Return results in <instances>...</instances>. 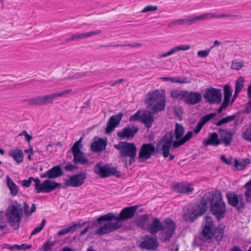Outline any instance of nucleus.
<instances>
[{"label": "nucleus", "mask_w": 251, "mask_h": 251, "mask_svg": "<svg viewBox=\"0 0 251 251\" xmlns=\"http://www.w3.org/2000/svg\"><path fill=\"white\" fill-rule=\"evenodd\" d=\"M232 93V90L231 88V87L228 84L225 85L224 87V96L231 97Z\"/></svg>", "instance_id": "50"}, {"label": "nucleus", "mask_w": 251, "mask_h": 251, "mask_svg": "<svg viewBox=\"0 0 251 251\" xmlns=\"http://www.w3.org/2000/svg\"><path fill=\"white\" fill-rule=\"evenodd\" d=\"M103 225L100 224L99 228L95 231V234L99 236L107 234L119 229L122 226L120 223L118 222H112V221H105ZM100 226V225H99Z\"/></svg>", "instance_id": "15"}, {"label": "nucleus", "mask_w": 251, "mask_h": 251, "mask_svg": "<svg viewBox=\"0 0 251 251\" xmlns=\"http://www.w3.org/2000/svg\"><path fill=\"white\" fill-rule=\"evenodd\" d=\"M184 24H186L185 19H180L177 20H176L171 23L168 24V26L169 27H172L173 25L176 24L178 25H182Z\"/></svg>", "instance_id": "52"}, {"label": "nucleus", "mask_w": 251, "mask_h": 251, "mask_svg": "<svg viewBox=\"0 0 251 251\" xmlns=\"http://www.w3.org/2000/svg\"><path fill=\"white\" fill-rule=\"evenodd\" d=\"M94 172L102 178H105L111 176L116 177L120 176V172L114 167H111L109 165H102L101 162H99L94 167Z\"/></svg>", "instance_id": "12"}, {"label": "nucleus", "mask_w": 251, "mask_h": 251, "mask_svg": "<svg viewBox=\"0 0 251 251\" xmlns=\"http://www.w3.org/2000/svg\"><path fill=\"white\" fill-rule=\"evenodd\" d=\"M217 114L216 113H210L209 114L206 115L203 117H202L200 121L204 125L206 123L209 121L210 120L213 119L216 116Z\"/></svg>", "instance_id": "43"}, {"label": "nucleus", "mask_w": 251, "mask_h": 251, "mask_svg": "<svg viewBox=\"0 0 251 251\" xmlns=\"http://www.w3.org/2000/svg\"><path fill=\"white\" fill-rule=\"evenodd\" d=\"M221 160L224 162L226 164H230V161H228L226 158V157H225V155L223 154L221 155Z\"/></svg>", "instance_id": "63"}, {"label": "nucleus", "mask_w": 251, "mask_h": 251, "mask_svg": "<svg viewBox=\"0 0 251 251\" xmlns=\"http://www.w3.org/2000/svg\"><path fill=\"white\" fill-rule=\"evenodd\" d=\"M218 131L220 135V144H223L226 147L230 146L233 140L234 132L221 128H219Z\"/></svg>", "instance_id": "19"}, {"label": "nucleus", "mask_w": 251, "mask_h": 251, "mask_svg": "<svg viewBox=\"0 0 251 251\" xmlns=\"http://www.w3.org/2000/svg\"><path fill=\"white\" fill-rule=\"evenodd\" d=\"M158 9V6L156 5H149L144 7L141 11L143 13L155 11Z\"/></svg>", "instance_id": "48"}, {"label": "nucleus", "mask_w": 251, "mask_h": 251, "mask_svg": "<svg viewBox=\"0 0 251 251\" xmlns=\"http://www.w3.org/2000/svg\"><path fill=\"white\" fill-rule=\"evenodd\" d=\"M114 147L119 151L121 156L129 158V165H131L135 162V158L137 153V148L134 143L127 142H120L115 144Z\"/></svg>", "instance_id": "11"}, {"label": "nucleus", "mask_w": 251, "mask_h": 251, "mask_svg": "<svg viewBox=\"0 0 251 251\" xmlns=\"http://www.w3.org/2000/svg\"><path fill=\"white\" fill-rule=\"evenodd\" d=\"M77 167L72 165V164H67L65 167V169L67 171H72L76 169Z\"/></svg>", "instance_id": "58"}, {"label": "nucleus", "mask_w": 251, "mask_h": 251, "mask_svg": "<svg viewBox=\"0 0 251 251\" xmlns=\"http://www.w3.org/2000/svg\"><path fill=\"white\" fill-rule=\"evenodd\" d=\"M160 79L164 81H170L173 83H187L189 82L186 79L179 76L176 77H162Z\"/></svg>", "instance_id": "38"}, {"label": "nucleus", "mask_w": 251, "mask_h": 251, "mask_svg": "<svg viewBox=\"0 0 251 251\" xmlns=\"http://www.w3.org/2000/svg\"><path fill=\"white\" fill-rule=\"evenodd\" d=\"M203 126L204 125L199 121L196 126L195 127L193 132L196 134H198L201 131Z\"/></svg>", "instance_id": "53"}, {"label": "nucleus", "mask_w": 251, "mask_h": 251, "mask_svg": "<svg viewBox=\"0 0 251 251\" xmlns=\"http://www.w3.org/2000/svg\"><path fill=\"white\" fill-rule=\"evenodd\" d=\"M150 222L151 220L149 219L148 216L145 214L135 221V224L138 227L146 230H148Z\"/></svg>", "instance_id": "32"}, {"label": "nucleus", "mask_w": 251, "mask_h": 251, "mask_svg": "<svg viewBox=\"0 0 251 251\" xmlns=\"http://www.w3.org/2000/svg\"><path fill=\"white\" fill-rule=\"evenodd\" d=\"M86 223V222L82 224L80 223H73L72 226L59 231L57 234L58 236H62L66 235L70 232H74L76 229L80 228L82 226L85 225Z\"/></svg>", "instance_id": "31"}, {"label": "nucleus", "mask_w": 251, "mask_h": 251, "mask_svg": "<svg viewBox=\"0 0 251 251\" xmlns=\"http://www.w3.org/2000/svg\"><path fill=\"white\" fill-rule=\"evenodd\" d=\"M156 151V146L155 147L151 144H143L139 151L138 157L140 160V162H143L145 160L150 159L151 155Z\"/></svg>", "instance_id": "17"}, {"label": "nucleus", "mask_w": 251, "mask_h": 251, "mask_svg": "<svg viewBox=\"0 0 251 251\" xmlns=\"http://www.w3.org/2000/svg\"><path fill=\"white\" fill-rule=\"evenodd\" d=\"M32 181L35 182V189L36 191V193L37 194L40 193H49L61 187V184L54 180L47 179L41 183L39 178H34L33 177H30L27 180H23L22 185L25 187L28 188L30 186Z\"/></svg>", "instance_id": "6"}, {"label": "nucleus", "mask_w": 251, "mask_h": 251, "mask_svg": "<svg viewBox=\"0 0 251 251\" xmlns=\"http://www.w3.org/2000/svg\"><path fill=\"white\" fill-rule=\"evenodd\" d=\"M185 94L184 102L187 104H195L200 102L201 100V96L199 92H188Z\"/></svg>", "instance_id": "25"}, {"label": "nucleus", "mask_w": 251, "mask_h": 251, "mask_svg": "<svg viewBox=\"0 0 251 251\" xmlns=\"http://www.w3.org/2000/svg\"><path fill=\"white\" fill-rule=\"evenodd\" d=\"M137 209V206L126 207L122 210L119 216H115L113 213H108L98 218L97 221L99 223L102 221H116L120 223L121 221L132 218Z\"/></svg>", "instance_id": "9"}, {"label": "nucleus", "mask_w": 251, "mask_h": 251, "mask_svg": "<svg viewBox=\"0 0 251 251\" xmlns=\"http://www.w3.org/2000/svg\"><path fill=\"white\" fill-rule=\"evenodd\" d=\"M185 94H187L186 91L173 89L171 91L170 95L174 99L184 100Z\"/></svg>", "instance_id": "35"}, {"label": "nucleus", "mask_w": 251, "mask_h": 251, "mask_svg": "<svg viewBox=\"0 0 251 251\" xmlns=\"http://www.w3.org/2000/svg\"><path fill=\"white\" fill-rule=\"evenodd\" d=\"M190 49V46L189 45H182L179 46H176L172 48L169 51L159 55L158 57L159 58H164L175 54L180 50L186 51L189 50Z\"/></svg>", "instance_id": "29"}, {"label": "nucleus", "mask_w": 251, "mask_h": 251, "mask_svg": "<svg viewBox=\"0 0 251 251\" xmlns=\"http://www.w3.org/2000/svg\"><path fill=\"white\" fill-rule=\"evenodd\" d=\"M236 116L235 115L228 116L225 118H222L218 122L214 123L217 126H221L224 124H227L235 120Z\"/></svg>", "instance_id": "40"}, {"label": "nucleus", "mask_w": 251, "mask_h": 251, "mask_svg": "<svg viewBox=\"0 0 251 251\" xmlns=\"http://www.w3.org/2000/svg\"><path fill=\"white\" fill-rule=\"evenodd\" d=\"M248 97L251 99V85H249L247 91Z\"/></svg>", "instance_id": "64"}, {"label": "nucleus", "mask_w": 251, "mask_h": 251, "mask_svg": "<svg viewBox=\"0 0 251 251\" xmlns=\"http://www.w3.org/2000/svg\"><path fill=\"white\" fill-rule=\"evenodd\" d=\"M186 23H188L189 25H192L195 23L194 17H188L187 18H185Z\"/></svg>", "instance_id": "59"}, {"label": "nucleus", "mask_w": 251, "mask_h": 251, "mask_svg": "<svg viewBox=\"0 0 251 251\" xmlns=\"http://www.w3.org/2000/svg\"><path fill=\"white\" fill-rule=\"evenodd\" d=\"M9 155L12 157L18 163H21L23 161L24 154L21 149L17 148L15 149L10 150L8 151Z\"/></svg>", "instance_id": "30"}, {"label": "nucleus", "mask_w": 251, "mask_h": 251, "mask_svg": "<svg viewBox=\"0 0 251 251\" xmlns=\"http://www.w3.org/2000/svg\"><path fill=\"white\" fill-rule=\"evenodd\" d=\"M123 114L122 113H119L118 114L112 116L107 123L105 132L108 134L113 131L114 128L117 127L122 120Z\"/></svg>", "instance_id": "20"}, {"label": "nucleus", "mask_w": 251, "mask_h": 251, "mask_svg": "<svg viewBox=\"0 0 251 251\" xmlns=\"http://www.w3.org/2000/svg\"><path fill=\"white\" fill-rule=\"evenodd\" d=\"M83 138H80L77 141L75 142L71 148L73 154V162L75 164H80L85 165L88 163V160L84 156V153L81 151L83 147L82 141Z\"/></svg>", "instance_id": "13"}, {"label": "nucleus", "mask_w": 251, "mask_h": 251, "mask_svg": "<svg viewBox=\"0 0 251 251\" xmlns=\"http://www.w3.org/2000/svg\"><path fill=\"white\" fill-rule=\"evenodd\" d=\"M242 137L244 139L251 141V123L242 132Z\"/></svg>", "instance_id": "41"}, {"label": "nucleus", "mask_w": 251, "mask_h": 251, "mask_svg": "<svg viewBox=\"0 0 251 251\" xmlns=\"http://www.w3.org/2000/svg\"><path fill=\"white\" fill-rule=\"evenodd\" d=\"M203 201L207 207L210 206V211L218 221H221L225 217L226 207L223 201L222 194L219 190H215L205 193L203 196Z\"/></svg>", "instance_id": "4"}, {"label": "nucleus", "mask_w": 251, "mask_h": 251, "mask_svg": "<svg viewBox=\"0 0 251 251\" xmlns=\"http://www.w3.org/2000/svg\"><path fill=\"white\" fill-rule=\"evenodd\" d=\"M6 180L7 186L10 189L12 195L14 196L17 195L19 191L18 186L8 176H6Z\"/></svg>", "instance_id": "34"}, {"label": "nucleus", "mask_w": 251, "mask_h": 251, "mask_svg": "<svg viewBox=\"0 0 251 251\" xmlns=\"http://www.w3.org/2000/svg\"><path fill=\"white\" fill-rule=\"evenodd\" d=\"M101 33L100 30L90 31L85 33H76L72 34L69 38L65 39V43H69L73 41H79L83 39H86L91 36L99 34Z\"/></svg>", "instance_id": "21"}, {"label": "nucleus", "mask_w": 251, "mask_h": 251, "mask_svg": "<svg viewBox=\"0 0 251 251\" xmlns=\"http://www.w3.org/2000/svg\"><path fill=\"white\" fill-rule=\"evenodd\" d=\"M50 175V179L55 178L61 176L63 175L62 169L60 166H55L48 170Z\"/></svg>", "instance_id": "33"}, {"label": "nucleus", "mask_w": 251, "mask_h": 251, "mask_svg": "<svg viewBox=\"0 0 251 251\" xmlns=\"http://www.w3.org/2000/svg\"><path fill=\"white\" fill-rule=\"evenodd\" d=\"M46 220L45 219H43L40 225L37 227H36L31 232V235H35L39 232H40L44 228Z\"/></svg>", "instance_id": "49"}, {"label": "nucleus", "mask_w": 251, "mask_h": 251, "mask_svg": "<svg viewBox=\"0 0 251 251\" xmlns=\"http://www.w3.org/2000/svg\"><path fill=\"white\" fill-rule=\"evenodd\" d=\"M176 229V224L170 218L165 219L163 222L155 217L151 218L148 226V231L151 235L156 234L161 231L160 240L166 242L170 240Z\"/></svg>", "instance_id": "2"}, {"label": "nucleus", "mask_w": 251, "mask_h": 251, "mask_svg": "<svg viewBox=\"0 0 251 251\" xmlns=\"http://www.w3.org/2000/svg\"><path fill=\"white\" fill-rule=\"evenodd\" d=\"M184 133V129L183 126L179 124L178 123H176L175 131L174 133V136H175V138L176 141H178L182 138V136Z\"/></svg>", "instance_id": "36"}, {"label": "nucleus", "mask_w": 251, "mask_h": 251, "mask_svg": "<svg viewBox=\"0 0 251 251\" xmlns=\"http://www.w3.org/2000/svg\"><path fill=\"white\" fill-rule=\"evenodd\" d=\"M72 90L68 89L62 91L60 92L54 93L47 95H41L25 100L29 105L41 106L47 105L48 104H52L53 100L57 98L64 96L72 92Z\"/></svg>", "instance_id": "8"}, {"label": "nucleus", "mask_w": 251, "mask_h": 251, "mask_svg": "<svg viewBox=\"0 0 251 251\" xmlns=\"http://www.w3.org/2000/svg\"><path fill=\"white\" fill-rule=\"evenodd\" d=\"M244 62L243 61H239L234 60L232 61L231 68L233 70H239L244 66Z\"/></svg>", "instance_id": "42"}, {"label": "nucleus", "mask_w": 251, "mask_h": 251, "mask_svg": "<svg viewBox=\"0 0 251 251\" xmlns=\"http://www.w3.org/2000/svg\"><path fill=\"white\" fill-rule=\"evenodd\" d=\"M203 229L201 233L200 239L201 240L210 243L214 235L217 240H221L224 235V228L218 227L215 228L213 221L210 216H206L203 222Z\"/></svg>", "instance_id": "5"}, {"label": "nucleus", "mask_w": 251, "mask_h": 251, "mask_svg": "<svg viewBox=\"0 0 251 251\" xmlns=\"http://www.w3.org/2000/svg\"><path fill=\"white\" fill-rule=\"evenodd\" d=\"M207 210V206L204 202L203 197L199 204H191L187 208L183 215V219L189 222H193L198 217L204 214Z\"/></svg>", "instance_id": "10"}, {"label": "nucleus", "mask_w": 251, "mask_h": 251, "mask_svg": "<svg viewBox=\"0 0 251 251\" xmlns=\"http://www.w3.org/2000/svg\"><path fill=\"white\" fill-rule=\"evenodd\" d=\"M231 97L224 96V101L222 104L227 107L229 105Z\"/></svg>", "instance_id": "56"}, {"label": "nucleus", "mask_w": 251, "mask_h": 251, "mask_svg": "<svg viewBox=\"0 0 251 251\" xmlns=\"http://www.w3.org/2000/svg\"><path fill=\"white\" fill-rule=\"evenodd\" d=\"M85 75H86V73L82 72L80 73L75 74L74 75H73L71 76V78H74V79H77V78L82 77Z\"/></svg>", "instance_id": "57"}, {"label": "nucleus", "mask_w": 251, "mask_h": 251, "mask_svg": "<svg viewBox=\"0 0 251 251\" xmlns=\"http://www.w3.org/2000/svg\"><path fill=\"white\" fill-rule=\"evenodd\" d=\"M231 97L224 96V101L222 104L227 107L229 105Z\"/></svg>", "instance_id": "55"}, {"label": "nucleus", "mask_w": 251, "mask_h": 251, "mask_svg": "<svg viewBox=\"0 0 251 251\" xmlns=\"http://www.w3.org/2000/svg\"><path fill=\"white\" fill-rule=\"evenodd\" d=\"M158 246L157 239L156 237L146 236L144 240L140 244V247L143 249L154 250Z\"/></svg>", "instance_id": "23"}, {"label": "nucleus", "mask_w": 251, "mask_h": 251, "mask_svg": "<svg viewBox=\"0 0 251 251\" xmlns=\"http://www.w3.org/2000/svg\"><path fill=\"white\" fill-rule=\"evenodd\" d=\"M244 78L240 76L236 81L235 90L241 92L244 87Z\"/></svg>", "instance_id": "45"}, {"label": "nucleus", "mask_w": 251, "mask_h": 251, "mask_svg": "<svg viewBox=\"0 0 251 251\" xmlns=\"http://www.w3.org/2000/svg\"><path fill=\"white\" fill-rule=\"evenodd\" d=\"M221 44V43L220 42H219V41L218 40H215L214 42V43H213V45L212 46H211L210 47V50H211L212 49H213L214 48L217 47V46H218L219 45H220Z\"/></svg>", "instance_id": "62"}, {"label": "nucleus", "mask_w": 251, "mask_h": 251, "mask_svg": "<svg viewBox=\"0 0 251 251\" xmlns=\"http://www.w3.org/2000/svg\"><path fill=\"white\" fill-rule=\"evenodd\" d=\"M250 162V160L249 159L235 160V166L238 170H243L247 167Z\"/></svg>", "instance_id": "37"}, {"label": "nucleus", "mask_w": 251, "mask_h": 251, "mask_svg": "<svg viewBox=\"0 0 251 251\" xmlns=\"http://www.w3.org/2000/svg\"><path fill=\"white\" fill-rule=\"evenodd\" d=\"M17 248V250H26L27 249H30L31 248V245H27L26 244H22L21 245H16L15 246Z\"/></svg>", "instance_id": "54"}, {"label": "nucleus", "mask_w": 251, "mask_h": 251, "mask_svg": "<svg viewBox=\"0 0 251 251\" xmlns=\"http://www.w3.org/2000/svg\"><path fill=\"white\" fill-rule=\"evenodd\" d=\"M138 130V127L135 126L127 127L123 128L122 131L118 132L117 135L119 137L123 139H132Z\"/></svg>", "instance_id": "24"}, {"label": "nucleus", "mask_w": 251, "mask_h": 251, "mask_svg": "<svg viewBox=\"0 0 251 251\" xmlns=\"http://www.w3.org/2000/svg\"><path fill=\"white\" fill-rule=\"evenodd\" d=\"M141 113V110H138L135 114L129 117V121L130 122L134 121H140Z\"/></svg>", "instance_id": "47"}, {"label": "nucleus", "mask_w": 251, "mask_h": 251, "mask_svg": "<svg viewBox=\"0 0 251 251\" xmlns=\"http://www.w3.org/2000/svg\"><path fill=\"white\" fill-rule=\"evenodd\" d=\"M129 46L130 47H140L142 46V44L141 43H135V44H129L128 45H124V44L108 45L103 46L102 47H105V48H109V47L115 48V47H124V46Z\"/></svg>", "instance_id": "46"}, {"label": "nucleus", "mask_w": 251, "mask_h": 251, "mask_svg": "<svg viewBox=\"0 0 251 251\" xmlns=\"http://www.w3.org/2000/svg\"><path fill=\"white\" fill-rule=\"evenodd\" d=\"M241 16L240 15H228L225 14H221L219 15H216L213 12L209 13H205L202 14L195 16V23L199 22V21H203L207 20L212 18H222L225 17H239Z\"/></svg>", "instance_id": "22"}, {"label": "nucleus", "mask_w": 251, "mask_h": 251, "mask_svg": "<svg viewBox=\"0 0 251 251\" xmlns=\"http://www.w3.org/2000/svg\"><path fill=\"white\" fill-rule=\"evenodd\" d=\"M226 197L229 204L231 206H236L238 210L244 208L245 203L242 196H238L233 193H230L226 194Z\"/></svg>", "instance_id": "18"}, {"label": "nucleus", "mask_w": 251, "mask_h": 251, "mask_svg": "<svg viewBox=\"0 0 251 251\" xmlns=\"http://www.w3.org/2000/svg\"><path fill=\"white\" fill-rule=\"evenodd\" d=\"M245 112L247 113L251 112V100L247 103Z\"/></svg>", "instance_id": "61"}, {"label": "nucleus", "mask_w": 251, "mask_h": 251, "mask_svg": "<svg viewBox=\"0 0 251 251\" xmlns=\"http://www.w3.org/2000/svg\"><path fill=\"white\" fill-rule=\"evenodd\" d=\"M202 143L205 147L209 145L218 146L220 145L218 134L217 132L209 133L207 138L203 140Z\"/></svg>", "instance_id": "26"}, {"label": "nucleus", "mask_w": 251, "mask_h": 251, "mask_svg": "<svg viewBox=\"0 0 251 251\" xmlns=\"http://www.w3.org/2000/svg\"><path fill=\"white\" fill-rule=\"evenodd\" d=\"M203 98L209 104H219L222 101V91L220 89L213 87L206 88L204 90Z\"/></svg>", "instance_id": "14"}, {"label": "nucleus", "mask_w": 251, "mask_h": 251, "mask_svg": "<svg viewBox=\"0 0 251 251\" xmlns=\"http://www.w3.org/2000/svg\"><path fill=\"white\" fill-rule=\"evenodd\" d=\"M145 102L147 107L152 112L142 110L140 122L149 129L151 127L154 121L153 115L165 109L166 99L164 93L159 90L150 91L147 94Z\"/></svg>", "instance_id": "1"}, {"label": "nucleus", "mask_w": 251, "mask_h": 251, "mask_svg": "<svg viewBox=\"0 0 251 251\" xmlns=\"http://www.w3.org/2000/svg\"><path fill=\"white\" fill-rule=\"evenodd\" d=\"M210 51H211V50L209 48L207 50H199L197 54H198V56L200 57H201V58L206 57L209 55Z\"/></svg>", "instance_id": "51"}, {"label": "nucleus", "mask_w": 251, "mask_h": 251, "mask_svg": "<svg viewBox=\"0 0 251 251\" xmlns=\"http://www.w3.org/2000/svg\"><path fill=\"white\" fill-rule=\"evenodd\" d=\"M193 131H188L185 135L178 141H174V133L172 131H167L156 143V149L158 153L167 158L169 155V150L172 146L177 148L189 141L193 136Z\"/></svg>", "instance_id": "3"}, {"label": "nucleus", "mask_w": 251, "mask_h": 251, "mask_svg": "<svg viewBox=\"0 0 251 251\" xmlns=\"http://www.w3.org/2000/svg\"><path fill=\"white\" fill-rule=\"evenodd\" d=\"M106 145V140L98 138L91 143V150L93 152H98L105 150Z\"/></svg>", "instance_id": "28"}, {"label": "nucleus", "mask_w": 251, "mask_h": 251, "mask_svg": "<svg viewBox=\"0 0 251 251\" xmlns=\"http://www.w3.org/2000/svg\"><path fill=\"white\" fill-rule=\"evenodd\" d=\"M29 205L26 202L24 203V205L23 207V210L24 211L26 217H29L31 216L32 213L36 211V207L35 204H32L30 210H28Z\"/></svg>", "instance_id": "39"}, {"label": "nucleus", "mask_w": 251, "mask_h": 251, "mask_svg": "<svg viewBox=\"0 0 251 251\" xmlns=\"http://www.w3.org/2000/svg\"><path fill=\"white\" fill-rule=\"evenodd\" d=\"M174 189L178 193H184L188 195L191 194L194 191V188L192 187L191 185L186 182L175 185L174 186Z\"/></svg>", "instance_id": "27"}, {"label": "nucleus", "mask_w": 251, "mask_h": 251, "mask_svg": "<svg viewBox=\"0 0 251 251\" xmlns=\"http://www.w3.org/2000/svg\"><path fill=\"white\" fill-rule=\"evenodd\" d=\"M124 79L123 78H121L119 80H115L114 81H111V82H110L109 83V84L111 86H114L115 85L118 84H119V83H121L122 82H123L124 81Z\"/></svg>", "instance_id": "60"}, {"label": "nucleus", "mask_w": 251, "mask_h": 251, "mask_svg": "<svg viewBox=\"0 0 251 251\" xmlns=\"http://www.w3.org/2000/svg\"><path fill=\"white\" fill-rule=\"evenodd\" d=\"M87 174L86 173H81L76 175L71 176L68 179L64 180L65 188L67 186H72L74 187H78L81 186L84 182L86 178Z\"/></svg>", "instance_id": "16"}, {"label": "nucleus", "mask_w": 251, "mask_h": 251, "mask_svg": "<svg viewBox=\"0 0 251 251\" xmlns=\"http://www.w3.org/2000/svg\"><path fill=\"white\" fill-rule=\"evenodd\" d=\"M100 225V223H99L98 221L97 220V222H94L92 223H90L87 227H86L84 230H83L82 231L80 232L79 235L80 236H82L85 234V233L89 230V229H91L92 228H94L95 227H97L99 226V225Z\"/></svg>", "instance_id": "44"}, {"label": "nucleus", "mask_w": 251, "mask_h": 251, "mask_svg": "<svg viewBox=\"0 0 251 251\" xmlns=\"http://www.w3.org/2000/svg\"><path fill=\"white\" fill-rule=\"evenodd\" d=\"M7 222L14 230L18 229L23 216L21 205L17 203L9 205L5 212Z\"/></svg>", "instance_id": "7"}]
</instances>
